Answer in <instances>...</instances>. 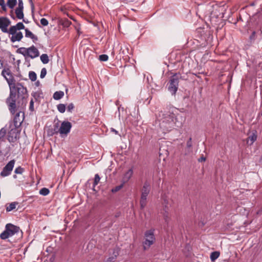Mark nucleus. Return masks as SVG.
Masks as SVG:
<instances>
[{
    "label": "nucleus",
    "mask_w": 262,
    "mask_h": 262,
    "mask_svg": "<svg viewBox=\"0 0 262 262\" xmlns=\"http://www.w3.org/2000/svg\"><path fill=\"white\" fill-rule=\"evenodd\" d=\"M159 125L163 133L170 130L174 127H180L183 119L181 116H176L170 112H160L157 116Z\"/></svg>",
    "instance_id": "obj_1"
},
{
    "label": "nucleus",
    "mask_w": 262,
    "mask_h": 262,
    "mask_svg": "<svg viewBox=\"0 0 262 262\" xmlns=\"http://www.w3.org/2000/svg\"><path fill=\"white\" fill-rule=\"evenodd\" d=\"M2 76L6 80L10 89V93L6 100V103L8 106L9 110L11 114H14L16 112V93L13 92L11 89H15V80L12 75L11 71L9 69H4L2 72Z\"/></svg>",
    "instance_id": "obj_2"
},
{
    "label": "nucleus",
    "mask_w": 262,
    "mask_h": 262,
    "mask_svg": "<svg viewBox=\"0 0 262 262\" xmlns=\"http://www.w3.org/2000/svg\"><path fill=\"white\" fill-rule=\"evenodd\" d=\"M19 231V228L11 223L7 224L5 226L4 231L0 234V238L5 240L13 236Z\"/></svg>",
    "instance_id": "obj_3"
},
{
    "label": "nucleus",
    "mask_w": 262,
    "mask_h": 262,
    "mask_svg": "<svg viewBox=\"0 0 262 262\" xmlns=\"http://www.w3.org/2000/svg\"><path fill=\"white\" fill-rule=\"evenodd\" d=\"M25 28V26L22 23H18L15 26H11L9 29L10 35H12L11 40L12 42L20 41L23 38V34L20 32H17Z\"/></svg>",
    "instance_id": "obj_4"
},
{
    "label": "nucleus",
    "mask_w": 262,
    "mask_h": 262,
    "mask_svg": "<svg viewBox=\"0 0 262 262\" xmlns=\"http://www.w3.org/2000/svg\"><path fill=\"white\" fill-rule=\"evenodd\" d=\"M151 190L150 183L148 181H146L141 189L140 207L143 209L146 205L147 196Z\"/></svg>",
    "instance_id": "obj_5"
},
{
    "label": "nucleus",
    "mask_w": 262,
    "mask_h": 262,
    "mask_svg": "<svg viewBox=\"0 0 262 262\" xmlns=\"http://www.w3.org/2000/svg\"><path fill=\"white\" fill-rule=\"evenodd\" d=\"M145 241L143 242V248L144 250L149 248L155 241L154 230L150 229L146 231L144 233Z\"/></svg>",
    "instance_id": "obj_6"
},
{
    "label": "nucleus",
    "mask_w": 262,
    "mask_h": 262,
    "mask_svg": "<svg viewBox=\"0 0 262 262\" xmlns=\"http://www.w3.org/2000/svg\"><path fill=\"white\" fill-rule=\"evenodd\" d=\"M179 79L177 75L172 76L168 84V90L172 95H174L178 90Z\"/></svg>",
    "instance_id": "obj_7"
},
{
    "label": "nucleus",
    "mask_w": 262,
    "mask_h": 262,
    "mask_svg": "<svg viewBox=\"0 0 262 262\" xmlns=\"http://www.w3.org/2000/svg\"><path fill=\"white\" fill-rule=\"evenodd\" d=\"M72 123L68 121H63L60 126V137L64 138L70 133L72 128Z\"/></svg>",
    "instance_id": "obj_8"
},
{
    "label": "nucleus",
    "mask_w": 262,
    "mask_h": 262,
    "mask_svg": "<svg viewBox=\"0 0 262 262\" xmlns=\"http://www.w3.org/2000/svg\"><path fill=\"white\" fill-rule=\"evenodd\" d=\"M14 164L15 161L14 160L10 161L3 168L1 172L0 175L3 177L9 176L13 170Z\"/></svg>",
    "instance_id": "obj_9"
},
{
    "label": "nucleus",
    "mask_w": 262,
    "mask_h": 262,
    "mask_svg": "<svg viewBox=\"0 0 262 262\" xmlns=\"http://www.w3.org/2000/svg\"><path fill=\"white\" fill-rule=\"evenodd\" d=\"M17 52L21 54L25 57L26 60L28 58H34L39 55L38 50H17Z\"/></svg>",
    "instance_id": "obj_10"
},
{
    "label": "nucleus",
    "mask_w": 262,
    "mask_h": 262,
    "mask_svg": "<svg viewBox=\"0 0 262 262\" xmlns=\"http://www.w3.org/2000/svg\"><path fill=\"white\" fill-rule=\"evenodd\" d=\"M10 21L8 18L4 17H0V29L4 33H7L10 34L9 29L8 27L10 25Z\"/></svg>",
    "instance_id": "obj_11"
},
{
    "label": "nucleus",
    "mask_w": 262,
    "mask_h": 262,
    "mask_svg": "<svg viewBox=\"0 0 262 262\" xmlns=\"http://www.w3.org/2000/svg\"><path fill=\"white\" fill-rule=\"evenodd\" d=\"M164 200V204L165 205L164 212H163V217L165 220V222L168 223L169 219V213H168V205L170 203L169 202V200L163 198Z\"/></svg>",
    "instance_id": "obj_12"
},
{
    "label": "nucleus",
    "mask_w": 262,
    "mask_h": 262,
    "mask_svg": "<svg viewBox=\"0 0 262 262\" xmlns=\"http://www.w3.org/2000/svg\"><path fill=\"white\" fill-rule=\"evenodd\" d=\"M58 134L60 135V126L58 122L55 123L53 127L48 131V134L49 136H53L54 135H57Z\"/></svg>",
    "instance_id": "obj_13"
},
{
    "label": "nucleus",
    "mask_w": 262,
    "mask_h": 262,
    "mask_svg": "<svg viewBox=\"0 0 262 262\" xmlns=\"http://www.w3.org/2000/svg\"><path fill=\"white\" fill-rule=\"evenodd\" d=\"M24 119V113L21 112H19L16 113V115L14 118V122L15 125H17L18 124L19 125L23 122Z\"/></svg>",
    "instance_id": "obj_14"
},
{
    "label": "nucleus",
    "mask_w": 262,
    "mask_h": 262,
    "mask_svg": "<svg viewBox=\"0 0 262 262\" xmlns=\"http://www.w3.org/2000/svg\"><path fill=\"white\" fill-rule=\"evenodd\" d=\"M119 254L118 248H115L113 250L112 255L110 256L104 262H114Z\"/></svg>",
    "instance_id": "obj_15"
},
{
    "label": "nucleus",
    "mask_w": 262,
    "mask_h": 262,
    "mask_svg": "<svg viewBox=\"0 0 262 262\" xmlns=\"http://www.w3.org/2000/svg\"><path fill=\"white\" fill-rule=\"evenodd\" d=\"M133 174V170L132 168L128 169L124 174L123 177L124 183L127 182L132 177Z\"/></svg>",
    "instance_id": "obj_16"
},
{
    "label": "nucleus",
    "mask_w": 262,
    "mask_h": 262,
    "mask_svg": "<svg viewBox=\"0 0 262 262\" xmlns=\"http://www.w3.org/2000/svg\"><path fill=\"white\" fill-rule=\"evenodd\" d=\"M64 96V92L61 91L55 92L53 96L55 100H58L61 99Z\"/></svg>",
    "instance_id": "obj_17"
},
{
    "label": "nucleus",
    "mask_w": 262,
    "mask_h": 262,
    "mask_svg": "<svg viewBox=\"0 0 262 262\" xmlns=\"http://www.w3.org/2000/svg\"><path fill=\"white\" fill-rule=\"evenodd\" d=\"M187 150H186L185 152V155H189V153L192 152L191 147L192 146V141H191V138H190L189 140L187 142Z\"/></svg>",
    "instance_id": "obj_18"
},
{
    "label": "nucleus",
    "mask_w": 262,
    "mask_h": 262,
    "mask_svg": "<svg viewBox=\"0 0 262 262\" xmlns=\"http://www.w3.org/2000/svg\"><path fill=\"white\" fill-rule=\"evenodd\" d=\"M23 9L24 8H17L15 10L16 16L19 19H22L24 18Z\"/></svg>",
    "instance_id": "obj_19"
},
{
    "label": "nucleus",
    "mask_w": 262,
    "mask_h": 262,
    "mask_svg": "<svg viewBox=\"0 0 262 262\" xmlns=\"http://www.w3.org/2000/svg\"><path fill=\"white\" fill-rule=\"evenodd\" d=\"M256 139L257 135L253 133L251 135L249 136L247 140V143L250 145H251L256 140Z\"/></svg>",
    "instance_id": "obj_20"
},
{
    "label": "nucleus",
    "mask_w": 262,
    "mask_h": 262,
    "mask_svg": "<svg viewBox=\"0 0 262 262\" xmlns=\"http://www.w3.org/2000/svg\"><path fill=\"white\" fill-rule=\"evenodd\" d=\"M18 204L17 202H14L9 204L8 206L6 207V211L10 212L16 208V205Z\"/></svg>",
    "instance_id": "obj_21"
},
{
    "label": "nucleus",
    "mask_w": 262,
    "mask_h": 262,
    "mask_svg": "<svg viewBox=\"0 0 262 262\" xmlns=\"http://www.w3.org/2000/svg\"><path fill=\"white\" fill-rule=\"evenodd\" d=\"M26 31V36L27 37H30L33 39V40H37V38L28 29H26L25 30Z\"/></svg>",
    "instance_id": "obj_22"
},
{
    "label": "nucleus",
    "mask_w": 262,
    "mask_h": 262,
    "mask_svg": "<svg viewBox=\"0 0 262 262\" xmlns=\"http://www.w3.org/2000/svg\"><path fill=\"white\" fill-rule=\"evenodd\" d=\"M220 256V252L218 251H214L211 253L210 254V259L212 261H214L216 260Z\"/></svg>",
    "instance_id": "obj_23"
},
{
    "label": "nucleus",
    "mask_w": 262,
    "mask_h": 262,
    "mask_svg": "<svg viewBox=\"0 0 262 262\" xmlns=\"http://www.w3.org/2000/svg\"><path fill=\"white\" fill-rule=\"evenodd\" d=\"M40 60L43 64H47L49 61L48 56L46 54H43L40 56Z\"/></svg>",
    "instance_id": "obj_24"
},
{
    "label": "nucleus",
    "mask_w": 262,
    "mask_h": 262,
    "mask_svg": "<svg viewBox=\"0 0 262 262\" xmlns=\"http://www.w3.org/2000/svg\"><path fill=\"white\" fill-rule=\"evenodd\" d=\"M50 193V190L48 188H42L39 190V194L43 195L46 196L49 194Z\"/></svg>",
    "instance_id": "obj_25"
},
{
    "label": "nucleus",
    "mask_w": 262,
    "mask_h": 262,
    "mask_svg": "<svg viewBox=\"0 0 262 262\" xmlns=\"http://www.w3.org/2000/svg\"><path fill=\"white\" fill-rule=\"evenodd\" d=\"M29 77L32 81H35L37 78L36 74L33 71H30L29 73Z\"/></svg>",
    "instance_id": "obj_26"
},
{
    "label": "nucleus",
    "mask_w": 262,
    "mask_h": 262,
    "mask_svg": "<svg viewBox=\"0 0 262 262\" xmlns=\"http://www.w3.org/2000/svg\"><path fill=\"white\" fill-rule=\"evenodd\" d=\"M57 108L60 113H63L66 111V105L64 104H59L57 105Z\"/></svg>",
    "instance_id": "obj_27"
},
{
    "label": "nucleus",
    "mask_w": 262,
    "mask_h": 262,
    "mask_svg": "<svg viewBox=\"0 0 262 262\" xmlns=\"http://www.w3.org/2000/svg\"><path fill=\"white\" fill-rule=\"evenodd\" d=\"M17 90L18 93L19 94L20 92L22 93H26L27 90L26 88H25L21 84H18L17 86Z\"/></svg>",
    "instance_id": "obj_28"
},
{
    "label": "nucleus",
    "mask_w": 262,
    "mask_h": 262,
    "mask_svg": "<svg viewBox=\"0 0 262 262\" xmlns=\"http://www.w3.org/2000/svg\"><path fill=\"white\" fill-rule=\"evenodd\" d=\"M16 0H8L7 2V5L9 8L12 9L16 5Z\"/></svg>",
    "instance_id": "obj_29"
},
{
    "label": "nucleus",
    "mask_w": 262,
    "mask_h": 262,
    "mask_svg": "<svg viewBox=\"0 0 262 262\" xmlns=\"http://www.w3.org/2000/svg\"><path fill=\"white\" fill-rule=\"evenodd\" d=\"M100 180V177H99V174H96L95 175L94 181L93 183V188H94L98 184ZM93 189L95 190L94 188H93Z\"/></svg>",
    "instance_id": "obj_30"
},
{
    "label": "nucleus",
    "mask_w": 262,
    "mask_h": 262,
    "mask_svg": "<svg viewBox=\"0 0 262 262\" xmlns=\"http://www.w3.org/2000/svg\"><path fill=\"white\" fill-rule=\"evenodd\" d=\"M124 183H123L121 184H120L118 186H117L115 187L114 188H112L111 190V191L113 193H115V192H117V191H119L123 187Z\"/></svg>",
    "instance_id": "obj_31"
},
{
    "label": "nucleus",
    "mask_w": 262,
    "mask_h": 262,
    "mask_svg": "<svg viewBox=\"0 0 262 262\" xmlns=\"http://www.w3.org/2000/svg\"><path fill=\"white\" fill-rule=\"evenodd\" d=\"M98 59L100 61H106L108 59V56L106 54H102L99 56Z\"/></svg>",
    "instance_id": "obj_32"
},
{
    "label": "nucleus",
    "mask_w": 262,
    "mask_h": 262,
    "mask_svg": "<svg viewBox=\"0 0 262 262\" xmlns=\"http://www.w3.org/2000/svg\"><path fill=\"white\" fill-rule=\"evenodd\" d=\"M47 74V70L45 68L41 69L40 72V78H43Z\"/></svg>",
    "instance_id": "obj_33"
},
{
    "label": "nucleus",
    "mask_w": 262,
    "mask_h": 262,
    "mask_svg": "<svg viewBox=\"0 0 262 262\" xmlns=\"http://www.w3.org/2000/svg\"><path fill=\"white\" fill-rule=\"evenodd\" d=\"M24 169L21 168L20 166H19L15 168L14 172L16 174H21L24 172Z\"/></svg>",
    "instance_id": "obj_34"
},
{
    "label": "nucleus",
    "mask_w": 262,
    "mask_h": 262,
    "mask_svg": "<svg viewBox=\"0 0 262 262\" xmlns=\"http://www.w3.org/2000/svg\"><path fill=\"white\" fill-rule=\"evenodd\" d=\"M6 134V129L5 128H2L0 130V139H2Z\"/></svg>",
    "instance_id": "obj_35"
},
{
    "label": "nucleus",
    "mask_w": 262,
    "mask_h": 262,
    "mask_svg": "<svg viewBox=\"0 0 262 262\" xmlns=\"http://www.w3.org/2000/svg\"><path fill=\"white\" fill-rule=\"evenodd\" d=\"M74 108V105L73 103H71L68 104L67 106V110L69 112H72Z\"/></svg>",
    "instance_id": "obj_36"
},
{
    "label": "nucleus",
    "mask_w": 262,
    "mask_h": 262,
    "mask_svg": "<svg viewBox=\"0 0 262 262\" xmlns=\"http://www.w3.org/2000/svg\"><path fill=\"white\" fill-rule=\"evenodd\" d=\"M40 23L42 26H46L48 24V21L46 18H41L40 20Z\"/></svg>",
    "instance_id": "obj_37"
},
{
    "label": "nucleus",
    "mask_w": 262,
    "mask_h": 262,
    "mask_svg": "<svg viewBox=\"0 0 262 262\" xmlns=\"http://www.w3.org/2000/svg\"><path fill=\"white\" fill-rule=\"evenodd\" d=\"M29 110L31 111H34V102L32 99L30 102Z\"/></svg>",
    "instance_id": "obj_38"
},
{
    "label": "nucleus",
    "mask_w": 262,
    "mask_h": 262,
    "mask_svg": "<svg viewBox=\"0 0 262 262\" xmlns=\"http://www.w3.org/2000/svg\"><path fill=\"white\" fill-rule=\"evenodd\" d=\"M0 6L3 10L6 9V5L4 0H0Z\"/></svg>",
    "instance_id": "obj_39"
},
{
    "label": "nucleus",
    "mask_w": 262,
    "mask_h": 262,
    "mask_svg": "<svg viewBox=\"0 0 262 262\" xmlns=\"http://www.w3.org/2000/svg\"><path fill=\"white\" fill-rule=\"evenodd\" d=\"M18 5L17 8H24L23 0H18Z\"/></svg>",
    "instance_id": "obj_40"
},
{
    "label": "nucleus",
    "mask_w": 262,
    "mask_h": 262,
    "mask_svg": "<svg viewBox=\"0 0 262 262\" xmlns=\"http://www.w3.org/2000/svg\"><path fill=\"white\" fill-rule=\"evenodd\" d=\"M71 23L69 21V20H66L65 22L63 24V25L65 26V27H68L70 26Z\"/></svg>",
    "instance_id": "obj_41"
},
{
    "label": "nucleus",
    "mask_w": 262,
    "mask_h": 262,
    "mask_svg": "<svg viewBox=\"0 0 262 262\" xmlns=\"http://www.w3.org/2000/svg\"><path fill=\"white\" fill-rule=\"evenodd\" d=\"M33 96L35 98V99H37V97H39V93H35L33 95Z\"/></svg>",
    "instance_id": "obj_42"
},
{
    "label": "nucleus",
    "mask_w": 262,
    "mask_h": 262,
    "mask_svg": "<svg viewBox=\"0 0 262 262\" xmlns=\"http://www.w3.org/2000/svg\"><path fill=\"white\" fill-rule=\"evenodd\" d=\"M111 131H112V132L115 133V134H116V135H117V134H118V131H117L115 129H114V128H111Z\"/></svg>",
    "instance_id": "obj_43"
},
{
    "label": "nucleus",
    "mask_w": 262,
    "mask_h": 262,
    "mask_svg": "<svg viewBox=\"0 0 262 262\" xmlns=\"http://www.w3.org/2000/svg\"><path fill=\"white\" fill-rule=\"evenodd\" d=\"M205 158H204V157H202V158H201L199 160V161L200 162H201V161H205Z\"/></svg>",
    "instance_id": "obj_44"
},
{
    "label": "nucleus",
    "mask_w": 262,
    "mask_h": 262,
    "mask_svg": "<svg viewBox=\"0 0 262 262\" xmlns=\"http://www.w3.org/2000/svg\"><path fill=\"white\" fill-rule=\"evenodd\" d=\"M3 67V63L2 61L0 60V69L2 68Z\"/></svg>",
    "instance_id": "obj_45"
},
{
    "label": "nucleus",
    "mask_w": 262,
    "mask_h": 262,
    "mask_svg": "<svg viewBox=\"0 0 262 262\" xmlns=\"http://www.w3.org/2000/svg\"><path fill=\"white\" fill-rule=\"evenodd\" d=\"M120 108H121V107H120V106H119V107H118V112H119V116H120V113H119V112H120Z\"/></svg>",
    "instance_id": "obj_46"
},
{
    "label": "nucleus",
    "mask_w": 262,
    "mask_h": 262,
    "mask_svg": "<svg viewBox=\"0 0 262 262\" xmlns=\"http://www.w3.org/2000/svg\"><path fill=\"white\" fill-rule=\"evenodd\" d=\"M28 49H30V50L34 49V47H31L28 48Z\"/></svg>",
    "instance_id": "obj_47"
},
{
    "label": "nucleus",
    "mask_w": 262,
    "mask_h": 262,
    "mask_svg": "<svg viewBox=\"0 0 262 262\" xmlns=\"http://www.w3.org/2000/svg\"><path fill=\"white\" fill-rule=\"evenodd\" d=\"M13 177L14 179H16L17 178L16 175H13Z\"/></svg>",
    "instance_id": "obj_48"
},
{
    "label": "nucleus",
    "mask_w": 262,
    "mask_h": 262,
    "mask_svg": "<svg viewBox=\"0 0 262 262\" xmlns=\"http://www.w3.org/2000/svg\"><path fill=\"white\" fill-rule=\"evenodd\" d=\"M39 82L38 81L36 82V84L37 85H38L39 84Z\"/></svg>",
    "instance_id": "obj_49"
},
{
    "label": "nucleus",
    "mask_w": 262,
    "mask_h": 262,
    "mask_svg": "<svg viewBox=\"0 0 262 262\" xmlns=\"http://www.w3.org/2000/svg\"><path fill=\"white\" fill-rule=\"evenodd\" d=\"M19 49L21 50V49H25V48H19Z\"/></svg>",
    "instance_id": "obj_50"
},
{
    "label": "nucleus",
    "mask_w": 262,
    "mask_h": 262,
    "mask_svg": "<svg viewBox=\"0 0 262 262\" xmlns=\"http://www.w3.org/2000/svg\"><path fill=\"white\" fill-rule=\"evenodd\" d=\"M118 105V101H117L116 102V105Z\"/></svg>",
    "instance_id": "obj_51"
}]
</instances>
